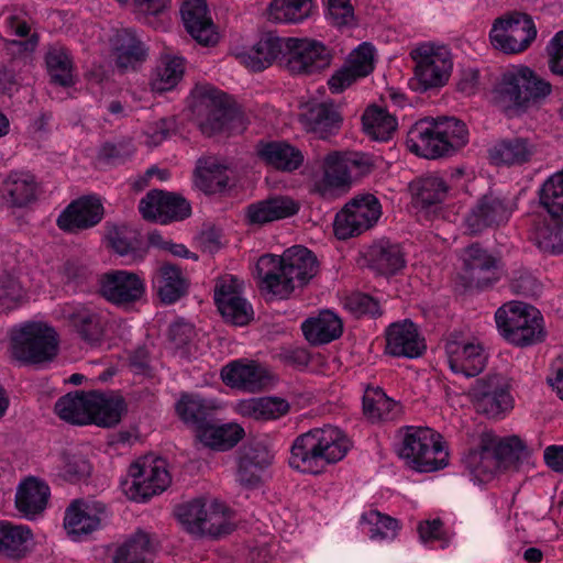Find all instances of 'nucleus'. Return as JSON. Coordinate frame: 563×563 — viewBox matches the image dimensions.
Wrapping results in <instances>:
<instances>
[{"label":"nucleus","mask_w":563,"mask_h":563,"mask_svg":"<svg viewBox=\"0 0 563 563\" xmlns=\"http://www.w3.org/2000/svg\"><path fill=\"white\" fill-rule=\"evenodd\" d=\"M352 441L340 428L324 424L298 435L291 446L289 466L300 473L318 475L343 460Z\"/></svg>","instance_id":"obj_1"},{"label":"nucleus","mask_w":563,"mask_h":563,"mask_svg":"<svg viewBox=\"0 0 563 563\" xmlns=\"http://www.w3.org/2000/svg\"><path fill=\"white\" fill-rule=\"evenodd\" d=\"M317 272V257L301 245L286 250L282 256L263 255L256 264L262 286L279 298H287L296 287L308 284Z\"/></svg>","instance_id":"obj_2"},{"label":"nucleus","mask_w":563,"mask_h":563,"mask_svg":"<svg viewBox=\"0 0 563 563\" xmlns=\"http://www.w3.org/2000/svg\"><path fill=\"white\" fill-rule=\"evenodd\" d=\"M468 142L466 124L456 118L423 119L407 132L408 151L424 158L451 156Z\"/></svg>","instance_id":"obj_3"},{"label":"nucleus","mask_w":563,"mask_h":563,"mask_svg":"<svg viewBox=\"0 0 563 563\" xmlns=\"http://www.w3.org/2000/svg\"><path fill=\"white\" fill-rule=\"evenodd\" d=\"M371 169L372 164L364 155L330 153L322 161L321 172L311 177V191L323 199H335L350 189L354 178Z\"/></svg>","instance_id":"obj_4"},{"label":"nucleus","mask_w":563,"mask_h":563,"mask_svg":"<svg viewBox=\"0 0 563 563\" xmlns=\"http://www.w3.org/2000/svg\"><path fill=\"white\" fill-rule=\"evenodd\" d=\"M519 444L516 437L501 440L492 432H483L477 444L464 453L462 463L473 482L487 483L516 457Z\"/></svg>","instance_id":"obj_5"},{"label":"nucleus","mask_w":563,"mask_h":563,"mask_svg":"<svg viewBox=\"0 0 563 563\" xmlns=\"http://www.w3.org/2000/svg\"><path fill=\"white\" fill-rule=\"evenodd\" d=\"M495 321L500 335L519 347L538 344L547 335L540 311L522 301H509L499 307Z\"/></svg>","instance_id":"obj_6"},{"label":"nucleus","mask_w":563,"mask_h":563,"mask_svg":"<svg viewBox=\"0 0 563 563\" xmlns=\"http://www.w3.org/2000/svg\"><path fill=\"white\" fill-rule=\"evenodd\" d=\"M399 456L418 472H434L448 465L449 453L442 437L430 428L406 427L401 432Z\"/></svg>","instance_id":"obj_7"},{"label":"nucleus","mask_w":563,"mask_h":563,"mask_svg":"<svg viewBox=\"0 0 563 563\" xmlns=\"http://www.w3.org/2000/svg\"><path fill=\"white\" fill-rule=\"evenodd\" d=\"M192 98V112L203 134L228 131L232 122L240 120V114L229 102L227 93L210 85L196 86Z\"/></svg>","instance_id":"obj_8"},{"label":"nucleus","mask_w":563,"mask_h":563,"mask_svg":"<svg viewBox=\"0 0 563 563\" xmlns=\"http://www.w3.org/2000/svg\"><path fill=\"white\" fill-rule=\"evenodd\" d=\"M13 356L29 364L51 361L57 353L58 335L53 327L43 322H27L11 338Z\"/></svg>","instance_id":"obj_9"},{"label":"nucleus","mask_w":563,"mask_h":563,"mask_svg":"<svg viewBox=\"0 0 563 563\" xmlns=\"http://www.w3.org/2000/svg\"><path fill=\"white\" fill-rule=\"evenodd\" d=\"M410 57L415 62L413 74L420 90L440 88L448 82L453 58L446 45L420 43L411 49Z\"/></svg>","instance_id":"obj_10"},{"label":"nucleus","mask_w":563,"mask_h":563,"mask_svg":"<svg viewBox=\"0 0 563 563\" xmlns=\"http://www.w3.org/2000/svg\"><path fill=\"white\" fill-rule=\"evenodd\" d=\"M129 477L122 482V488L128 498L134 501H145L163 493L170 484L167 462L154 455L142 456L132 463Z\"/></svg>","instance_id":"obj_11"},{"label":"nucleus","mask_w":563,"mask_h":563,"mask_svg":"<svg viewBox=\"0 0 563 563\" xmlns=\"http://www.w3.org/2000/svg\"><path fill=\"white\" fill-rule=\"evenodd\" d=\"M551 91V84L527 66L505 71L497 88L500 99L517 108H526L530 102L545 98Z\"/></svg>","instance_id":"obj_12"},{"label":"nucleus","mask_w":563,"mask_h":563,"mask_svg":"<svg viewBox=\"0 0 563 563\" xmlns=\"http://www.w3.org/2000/svg\"><path fill=\"white\" fill-rule=\"evenodd\" d=\"M537 37V27L531 15L512 11L495 20L489 32L492 45L506 53L526 51Z\"/></svg>","instance_id":"obj_13"},{"label":"nucleus","mask_w":563,"mask_h":563,"mask_svg":"<svg viewBox=\"0 0 563 563\" xmlns=\"http://www.w3.org/2000/svg\"><path fill=\"white\" fill-rule=\"evenodd\" d=\"M382 217V205L372 194H361L350 200L336 213L334 233L339 240H346L372 229Z\"/></svg>","instance_id":"obj_14"},{"label":"nucleus","mask_w":563,"mask_h":563,"mask_svg":"<svg viewBox=\"0 0 563 563\" xmlns=\"http://www.w3.org/2000/svg\"><path fill=\"white\" fill-rule=\"evenodd\" d=\"M468 396L476 411L488 418H498L514 408L510 384L499 374L476 379Z\"/></svg>","instance_id":"obj_15"},{"label":"nucleus","mask_w":563,"mask_h":563,"mask_svg":"<svg viewBox=\"0 0 563 563\" xmlns=\"http://www.w3.org/2000/svg\"><path fill=\"white\" fill-rule=\"evenodd\" d=\"M58 314L86 344L97 346L103 341L108 320L106 314L97 308L70 302L60 306Z\"/></svg>","instance_id":"obj_16"},{"label":"nucleus","mask_w":563,"mask_h":563,"mask_svg":"<svg viewBox=\"0 0 563 563\" xmlns=\"http://www.w3.org/2000/svg\"><path fill=\"white\" fill-rule=\"evenodd\" d=\"M516 209L512 198L490 191L476 201L465 218V224L471 233L477 234L507 223Z\"/></svg>","instance_id":"obj_17"},{"label":"nucleus","mask_w":563,"mask_h":563,"mask_svg":"<svg viewBox=\"0 0 563 563\" xmlns=\"http://www.w3.org/2000/svg\"><path fill=\"white\" fill-rule=\"evenodd\" d=\"M329 49L321 43L308 38L287 37L286 68L294 75H310L330 65Z\"/></svg>","instance_id":"obj_18"},{"label":"nucleus","mask_w":563,"mask_h":563,"mask_svg":"<svg viewBox=\"0 0 563 563\" xmlns=\"http://www.w3.org/2000/svg\"><path fill=\"white\" fill-rule=\"evenodd\" d=\"M499 257L494 256L479 244H472L463 252V278L470 287L486 288L501 277Z\"/></svg>","instance_id":"obj_19"},{"label":"nucleus","mask_w":563,"mask_h":563,"mask_svg":"<svg viewBox=\"0 0 563 563\" xmlns=\"http://www.w3.org/2000/svg\"><path fill=\"white\" fill-rule=\"evenodd\" d=\"M139 211L145 220L167 224L181 221L191 213L190 203L176 194L152 190L140 200Z\"/></svg>","instance_id":"obj_20"},{"label":"nucleus","mask_w":563,"mask_h":563,"mask_svg":"<svg viewBox=\"0 0 563 563\" xmlns=\"http://www.w3.org/2000/svg\"><path fill=\"white\" fill-rule=\"evenodd\" d=\"M214 301L221 316L234 325H245L252 319V307L241 296L239 278L232 275L218 278Z\"/></svg>","instance_id":"obj_21"},{"label":"nucleus","mask_w":563,"mask_h":563,"mask_svg":"<svg viewBox=\"0 0 563 563\" xmlns=\"http://www.w3.org/2000/svg\"><path fill=\"white\" fill-rule=\"evenodd\" d=\"M107 517L106 507L99 501L76 499L65 510L64 528L74 541H81L101 527Z\"/></svg>","instance_id":"obj_22"},{"label":"nucleus","mask_w":563,"mask_h":563,"mask_svg":"<svg viewBox=\"0 0 563 563\" xmlns=\"http://www.w3.org/2000/svg\"><path fill=\"white\" fill-rule=\"evenodd\" d=\"M445 353L450 369L467 378L481 374L487 364V353L479 341L449 339Z\"/></svg>","instance_id":"obj_23"},{"label":"nucleus","mask_w":563,"mask_h":563,"mask_svg":"<svg viewBox=\"0 0 563 563\" xmlns=\"http://www.w3.org/2000/svg\"><path fill=\"white\" fill-rule=\"evenodd\" d=\"M100 292L115 306H128L142 298L145 284L137 274L118 269L102 275Z\"/></svg>","instance_id":"obj_24"},{"label":"nucleus","mask_w":563,"mask_h":563,"mask_svg":"<svg viewBox=\"0 0 563 563\" xmlns=\"http://www.w3.org/2000/svg\"><path fill=\"white\" fill-rule=\"evenodd\" d=\"M385 353L394 357L417 358L426 351L423 338L411 320L389 324L385 331Z\"/></svg>","instance_id":"obj_25"},{"label":"nucleus","mask_w":563,"mask_h":563,"mask_svg":"<svg viewBox=\"0 0 563 563\" xmlns=\"http://www.w3.org/2000/svg\"><path fill=\"white\" fill-rule=\"evenodd\" d=\"M272 461L273 454L266 446L260 443L243 446L238 459L236 482L247 489L257 488Z\"/></svg>","instance_id":"obj_26"},{"label":"nucleus","mask_w":563,"mask_h":563,"mask_svg":"<svg viewBox=\"0 0 563 563\" xmlns=\"http://www.w3.org/2000/svg\"><path fill=\"white\" fill-rule=\"evenodd\" d=\"M103 217V206L99 199L82 197L70 202L58 216L57 227L65 232H76L98 224Z\"/></svg>","instance_id":"obj_27"},{"label":"nucleus","mask_w":563,"mask_h":563,"mask_svg":"<svg viewBox=\"0 0 563 563\" xmlns=\"http://www.w3.org/2000/svg\"><path fill=\"white\" fill-rule=\"evenodd\" d=\"M221 377L228 386L249 393L262 391L271 380L265 367L246 360H236L225 365Z\"/></svg>","instance_id":"obj_28"},{"label":"nucleus","mask_w":563,"mask_h":563,"mask_svg":"<svg viewBox=\"0 0 563 563\" xmlns=\"http://www.w3.org/2000/svg\"><path fill=\"white\" fill-rule=\"evenodd\" d=\"M180 13L185 29L199 44L208 46L217 42L216 27L205 0H185Z\"/></svg>","instance_id":"obj_29"},{"label":"nucleus","mask_w":563,"mask_h":563,"mask_svg":"<svg viewBox=\"0 0 563 563\" xmlns=\"http://www.w3.org/2000/svg\"><path fill=\"white\" fill-rule=\"evenodd\" d=\"M34 545V533L29 526L0 520V558L21 561L29 556Z\"/></svg>","instance_id":"obj_30"},{"label":"nucleus","mask_w":563,"mask_h":563,"mask_svg":"<svg viewBox=\"0 0 563 563\" xmlns=\"http://www.w3.org/2000/svg\"><path fill=\"white\" fill-rule=\"evenodd\" d=\"M299 205L286 196H275L253 202L245 207L244 217L250 225H264L295 216Z\"/></svg>","instance_id":"obj_31"},{"label":"nucleus","mask_w":563,"mask_h":563,"mask_svg":"<svg viewBox=\"0 0 563 563\" xmlns=\"http://www.w3.org/2000/svg\"><path fill=\"white\" fill-rule=\"evenodd\" d=\"M287 38L265 34L254 46L236 54L239 62L253 71L269 67L280 55L286 57Z\"/></svg>","instance_id":"obj_32"},{"label":"nucleus","mask_w":563,"mask_h":563,"mask_svg":"<svg viewBox=\"0 0 563 563\" xmlns=\"http://www.w3.org/2000/svg\"><path fill=\"white\" fill-rule=\"evenodd\" d=\"M364 256L367 266L384 276L395 275L406 266V257L401 246L385 239L369 245Z\"/></svg>","instance_id":"obj_33"},{"label":"nucleus","mask_w":563,"mask_h":563,"mask_svg":"<svg viewBox=\"0 0 563 563\" xmlns=\"http://www.w3.org/2000/svg\"><path fill=\"white\" fill-rule=\"evenodd\" d=\"M537 153L536 142L522 136L504 139L497 142L489 152L494 164L508 167L528 164Z\"/></svg>","instance_id":"obj_34"},{"label":"nucleus","mask_w":563,"mask_h":563,"mask_svg":"<svg viewBox=\"0 0 563 563\" xmlns=\"http://www.w3.org/2000/svg\"><path fill=\"white\" fill-rule=\"evenodd\" d=\"M305 128L320 139L336 133L341 128L342 115L333 102L310 104L301 114Z\"/></svg>","instance_id":"obj_35"},{"label":"nucleus","mask_w":563,"mask_h":563,"mask_svg":"<svg viewBox=\"0 0 563 563\" xmlns=\"http://www.w3.org/2000/svg\"><path fill=\"white\" fill-rule=\"evenodd\" d=\"M152 283L158 298L166 305L178 301L188 290V280L179 267L168 263L155 271Z\"/></svg>","instance_id":"obj_36"},{"label":"nucleus","mask_w":563,"mask_h":563,"mask_svg":"<svg viewBox=\"0 0 563 563\" xmlns=\"http://www.w3.org/2000/svg\"><path fill=\"white\" fill-rule=\"evenodd\" d=\"M305 338L312 345L328 344L341 336L343 332L342 320L330 310L320 311L301 324Z\"/></svg>","instance_id":"obj_37"},{"label":"nucleus","mask_w":563,"mask_h":563,"mask_svg":"<svg viewBox=\"0 0 563 563\" xmlns=\"http://www.w3.org/2000/svg\"><path fill=\"white\" fill-rule=\"evenodd\" d=\"M49 497V487L36 478H27L18 487L15 507L26 519L44 511Z\"/></svg>","instance_id":"obj_38"},{"label":"nucleus","mask_w":563,"mask_h":563,"mask_svg":"<svg viewBox=\"0 0 563 563\" xmlns=\"http://www.w3.org/2000/svg\"><path fill=\"white\" fill-rule=\"evenodd\" d=\"M257 154L266 164L283 172L296 170L303 163L301 151L283 141L260 143Z\"/></svg>","instance_id":"obj_39"},{"label":"nucleus","mask_w":563,"mask_h":563,"mask_svg":"<svg viewBox=\"0 0 563 563\" xmlns=\"http://www.w3.org/2000/svg\"><path fill=\"white\" fill-rule=\"evenodd\" d=\"M289 402L280 397H260L240 400L235 411L245 418L254 420H276L289 412Z\"/></svg>","instance_id":"obj_40"},{"label":"nucleus","mask_w":563,"mask_h":563,"mask_svg":"<svg viewBox=\"0 0 563 563\" xmlns=\"http://www.w3.org/2000/svg\"><path fill=\"white\" fill-rule=\"evenodd\" d=\"M91 400L92 390L74 391L60 397L55 404V412L57 416L73 424H90L91 423Z\"/></svg>","instance_id":"obj_41"},{"label":"nucleus","mask_w":563,"mask_h":563,"mask_svg":"<svg viewBox=\"0 0 563 563\" xmlns=\"http://www.w3.org/2000/svg\"><path fill=\"white\" fill-rule=\"evenodd\" d=\"M117 66L121 69H134L147 56L143 42L132 30L119 31L113 41Z\"/></svg>","instance_id":"obj_42"},{"label":"nucleus","mask_w":563,"mask_h":563,"mask_svg":"<svg viewBox=\"0 0 563 563\" xmlns=\"http://www.w3.org/2000/svg\"><path fill=\"white\" fill-rule=\"evenodd\" d=\"M38 194V183L30 173H11L3 184V195L13 207L22 208L33 203Z\"/></svg>","instance_id":"obj_43"},{"label":"nucleus","mask_w":563,"mask_h":563,"mask_svg":"<svg viewBox=\"0 0 563 563\" xmlns=\"http://www.w3.org/2000/svg\"><path fill=\"white\" fill-rule=\"evenodd\" d=\"M91 423L99 427H113L120 422L125 409L124 400L113 393L92 390Z\"/></svg>","instance_id":"obj_44"},{"label":"nucleus","mask_w":563,"mask_h":563,"mask_svg":"<svg viewBox=\"0 0 563 563\" xmlns=\"http://www.w3.org/2000/svg\"><path fill=\"white\" fill-rule=\"evenodd\" d=\"M243 435L244 429L236 423L217 426L209 420L197 431V438L203 445L218 451L233 448Z\"/></svg>","instance_id":"obj_45"},{"label":"nucleus","mask_w":563,"mask_h":563,"mask_svg":"<svg viewBox=\"0 0 563 563\" xmlns=\"http://www.w3.org/2000/svg\"><path fill=\"white\" fill-rule=\"evenodd\" d=\"M363 413L372 422L391 421L400 416L401 407L382 388H367L363 396Z\"/></svg>","instance_id":"obj_46"},{"label":"nucleus","mask_w":563,"mask_h":563,"mask_svg":"<svg viewBox=\"0 0 563 563\" xmlns=\"http://www.w3.org/2000/svg\"><path fill=\"white\" fill-rule=\"evenodd\" d=\"M216 406L199 395L183 394L175 405L179 419L196 432L210 419Z\"/></svg>","instance_id":"obj_47"},{"label":"nucleus","mask_w":563,"mask_h":563,"mask_svg":"<svg viewBox=\"0 0 563 563\" xmlns=\"http://www.w3.org/2000/svg\"><path fill=\"white\" fill-rule=\"evenodd\" d=\"M366 134L377 141H388L396 132L398 122L385 108L373 104L362 115Z\"/></svg>","instance_id":"obj_48"},{"label":"nucleus","mask_w":563,"mask_h":563,"mask_svg":"<svg viewBox=\"0 0 563 563\" xmlns=\"http://www.w3.org/2000/svg\"><path fill=\"white\" fill-rule=\"evenodd\" d=\"M561 216H551L536 224L532 239L544 253L558 255L563 253V221Z\"/></svg>","instance_id":"obj_49"},{"label":"nucleus","mask_w":563,"mask_h":563,"mask_svg":"<svg viewBox=\"0 0 563 563\" xmlns=\"http://www.w3.org/2000/svg\"><path fill=\"white\" fill-rule=\"evenodd\" d=\"M312 10V0H272L267 8L268 20L279 23H298Z\"/></svg>","instance_id":"obj_50"},{"label":"nucleus","mask_w":563,"mask_h":563,"mask_svg":"<svg viewBox=\"0 0 563 563\" xmlns=\"http://www.w3.org/2000/svg\"><path fill=\"white\" fill-rule=\"evenodd\" d=\"M152 544L147 533L139 531L120 544L113 554V563H148Z\"/></svg>","instance_id":"obj_51"},{"label":"nucleus","mask_w":563,"mask_h":563,"mask_svg":"<svg viewBox=\"0 0 563 563\" xmlns=\"http://www.w3.org/2000/svg\"><path fill=\"white\" fill-rule=\"evenodd\" d=\"M51 80L63 87L74 84L73 60L69 52L59 44L52 45L45 56Z\"/></svg>","instance_id":"obj_52"},{"label":"nucleus","mask_w":563,"mask_h":563,"mask_svg":"<svg viewBox=\"0 0 563 563\" xmlns=\"http://www.w3.org/2000/svg\"><path fill=\"white\" fill-rule=\"evenodd\" d=\"M231 511L223 504L213 501L208 505L199 537L220 538L234 530Z\"/></svg>","instance_id":"obj_53"},{"label":"nucleus","mask_w":563,"mask_h":563,"mask_svg":"<svg viewBox=\"0 0 563 563\" xmlns=\"http://www.w3.org/2000/svg\"><path fill=\"white\" fill-rule=\"evenodd\" d=\"M227 168L209 159H199L196 169V185L207 194L223 190L228 185Z\"/></svg>","instance_id":"obj_54"},{"label":"nucleus","mask_w":563,"mask_h":563,"mask_svg":"<svg viewBox=\"0 0 563 563\" xmlns=\"http://www.w3.org/2000/svg\"><path fill=\"white\" fill-rule=\"evenodd\" d=\"M184 69V58L177 56L163 57L152 79L153 90L158 92L172 90L181 79Z\"/></svg>","instance_id":"obj_55"},{"label":"nucleus","mask_w":563,"mask_h":563,"mask_svg":"<svg viewBox=\"0 0 563 563\" xmlns=\"http://www.w3.org/2000/svg\"><path fill=\"white\" fill-rule=\"evenodd\" d=\"M362 521L368 526V537L374 541H391L397 537L399 522L378 510H369L362 516Z\"/></svg>","instance_id":"obj_56"},{"label":"nucleus","mask_w":563,"mask_h":563,"mask_svg":"<svg viewBox=\"0 0 563 563\" xmlns=\"http://www.w3.org/2000/svg\"><path fill=\"white\" fill-rule=\"evenodd\" d=\"M540 203L550 216H563V169L543 183L540 189Z\"/></svg>","instance_id":"obj_57"},{"label":"nucleus","mask_w":563,"mask_h":563,"mask_svg":"<svg viewBox=\"0 0 563 563\" xmlns=\"http://www.w3.org/2000/svg\"><path fill=\"white\" fill-rule=\"evenodd\" d=\"M208 504L203 499H194L177 507L178 520L190 534L199 537L206 518Z\"/></svg>","instance_id":"obj_58"},{"label":"nucleus","mask_w":563,"mask_h":563,"mask_svg":"<svg viewBox=\"0 0 563 563\" xmlns=\"http://www.w3.org/2000/svg\"><path fill=\"white\" fill-rule=\"evenodd\" d=\"M448 194L445 181L439 176H427L419 181L416 194L417 203L422 207H431L441 203Z\"/></svg>","instance_id":"obj_59"},{"label":"nucleus","mask_w":563,"mask_h":563,"mask_svg":"<svg viewBox=\"0 0 563 563\" xmlns=\"http://www.w3.org/2000/svg\"><path fill=\"white\" fill-rule=\"evenodd\" d=\"M124 9L135 14L136 19L151 24V18L163 13L169 5V0H117Z\"/></svg>","instance_id":"obj_60"},{"label":"nucleus","mask_w":563,"mask_h":563,"mask_svg":"<svg viewBox=\"0 0 563 563\" xmlns=\"http://www.w3.org/2000/svg\"><path fill=\"white\" fill-rule=\"evenodd\" d=\"M25 292L20 282L10 274L0 276V310L9 311L20 306Z\"/></svg>","instance_id":"obj_61"},{"label":"nucleus","mask_w":563,"mask_h":563,"mask_svg":"<svg viewBox=\"0 0 563 563\" xmlns=\"http://www.w3.org/2000/svg\"><path fill=\"white\" fill-rule=\"evenodd\" d=\"M375 47L367 42L360 44L349 56L346 65L356 76L364 78L374 69Z\"/></svg>","instance_id":"obj_62"},{"label":"nucleus","mask_w":563,"mask_h":563,"mask_svg":"<svg viewBox=\"0 0 563 563\" xmlns=\"http://www.w3.org/2000/svg\"><path fill=\"white\" fill-rule=\"evenodd\" d=\"M344 308L355 317L369 316L378 317L382 314L379 302L363 292H354L347 296L343 301Z\"/></svg>","instance_id":"obj_63"},{"label":"nucleus","mask_w":563,"mask_h":563,"mask_svg":"<svg viewBox=\"0 0 563 563\" xmlns=\"http://www.w3.org/2000/svg\"><path fill=\"white\" fill-rule=\"evenodd\" d=\"M509 287L512 294L523 297L538 296L541 290V285L537 278L527 269L514 272Z\"/></svg>","instance_id":"obj_64"}]
</instances>
